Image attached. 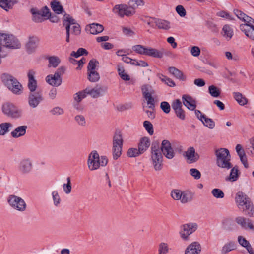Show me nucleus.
<instances>
[{
    "instance_id": "obj_14",
    "label": "nucleus",
    "mask_w": 254,
    "mask_h": 254,
    "mask_svg": "<svg viewBox=\"0 0 254 254\" xmlns=\"http://www.w3.org/2000/svg\"><path fill=\"white\" fill-rule=\"evenodd\" d=\"M3 113L8 117L18 118L21 116V111L13 104L6 102L2 106Z\"/></svg>"
},
{
    "instance_id": "obj_47",
    "label": "nucleus",
    "mask_w": 254,
    "mask_h": 254,
    "mask_svg": "<svg viewBox=\"0 0 254 254\" xmlns=\"http://www.w3.org/2000/svg\"><path fill=\"white\" fill-rule=\"evenodd\" d=\"M209 93L213 97H218L220 95V90L214 85H211L208 88Z\"/></svg>"
},
{
    "instance_id": "obj_1",
    "label": "nucleus",
    "mask_w": 254,
    "mask_h": 254,
    "mask_svg": "<svg viewBox=\"0 0 254 254\" xmlns=\"http://www.w3.org/2000/svg\"><path fill=\"white\" fill-rule=\"evenodd\" d=\"M235 202L239 209L249 217H254V206L251 199L245 193L238 191L236 194Z\"/></svg>"
},
{
    "instance_id": "obj_6",
    "label": "nucleus",
    "mask_w": 254,
    "mask_h": 254,
    "mask_svg": "<svg viewBox=\"0 0 254 254\" xmlns=\"http://www.w3.org/2000/svg\"><path fill=\"white\" fill-rule=\"evenodd\" d=\"M1 79L4 84L13 93L19 95L22 92V86L17 80L7 73H4L1 75Z\"/></svg>"
},
{
    "instance_id": "obj_60",
    "label": "nucleus",
    "mask_w": 254,
    "mask_h": 254,
    "mask_svg": "<svg viewBox=\"0 0 254 254\" xmlns=\"http://www.w3.org/2000/svg\"><path fill=\"white\" fill-rule=\"evenodd\" d=\"M50 113L53 115L59 116L63 114L64 110L59 107H56L51 110Z\"/></svg>"
},
{
    "instance_id": "obj_48",
    "label": "nucleus",
    "mask_w": 254,
    "mask_h": 254,
    "mask_svg": "<svg viewBox=\"0 0 254 254\" xmlns=\"http://www.w3.org/2000/svg\"><path fill=\"white\" fill-rule=\"evenodd\" d=\"M66 181L67 183H65L63 185V189L64 192L68 194L71 192L72 189L70 177H68L66 179Z\"/></svg>"
},
{
    "instance_id": "obj_16",
    "label": "nucleus",
    "mask_w": 254,
    "mask_h": 254,
    "mask_svg": "<svg viewBox=\"0 0 254 254\" xmlns=\"http://www.w3.org/2000/svg\"><path fill=\"white\" fill-rule=\"evenodd\" d=\"M235 221L242 228L245 230L250 229L254 231V225L252 220L243 216H238L235 218Z\"/></svg>"
},
{
    "instance_id": "obj_2",
    "label": "nucleus",
    "mask_w": 254,
    "mask_h": 254,
    "mask_svg": "<svg viewBox=\"0 0 254 254\" xmlns=\"http://www.w3.org/2000/svg\"><path fill=\"white\" fill-rule=\"evenodd\" d=\"M234 12L239 19L246 22V24L240 25V28L241 30L247 37L254 40V25L251 23L252 18L238 9L234 10ZM253 22L254 23V20L253 21Z\"/></svg>"
},
{
    "instance_id": "obj_54",
    "label": "nucleus",
    "mask_w": 254,
    "mask_h": 254,
    "mask_svg": "<svg viewBox=\"0 0 254 254\" xmlns=\"http://www.w3.org/2000/svg\"><path fill=\"white\" fill-rule=\"evenodd\" d=\"M143 127L150 135H152L154 133V130L152 124L148 121H145L143 122Z\"/></svg>"
},
{
    "instance_id": "obj_61",
    "label": "nucleus",
    "mask_w": 254,
    "mask_h": 254,
    "mask_svg": "<svg viewBox=\"0 0 254 254\" xmlns=\"http://www.w3.org/2000/svg\"><path fill=\"white\" fill-rule=\"evenodd\" d=\"M75 120L78 124L81 126H85L86 121L84 117L82 115H77L75 117Z\"/></svg>"
},
{
    "instance_id": "obj_46",
    "label": "nucleus",
    "mask_w": 254,
    "mask_h": 254,
    "mask_svg": "<svg viewBox=\"0 0 254 254\" xmlns=\"http://www.w3.org/2000/svg\"><path fill=\"white\" fill-rule=\"evenodd\" d=\"M127 156L129 157H135L142 154L139 149L136 148H130L127 151Z\"/></svg>"
},
{
    "instance_id": "obj_17",
    "label": "nucleus",
    "mask_w": 254,
    "mask_h": 254,
    "mask_svg": "<svg viewBox=\"0 0 254 254\" xmlns=\"http://www.w3.org/2000/svg\"><path fill=\"white\" fill-rule=\"evenodd\" d=\"M161 149L163 154L167 158L170 159L174 157L175 153L171 147L170 142L168 140H164L162 141Z\"/></svg>"
},
{
    "instance_id": "obj_62",
    "label": "nucleus",
    "mask_w": 254,
    "mask_h": 254,
    "mask_svg": "<svg viewBox=\"0 0 254 254\" xmlns=\"http://www.w3.org/2000/svg\"><path fill=\"white\" fill-rule=\"evenodd\" d=\"M52 194L55 205L58 206L61 201V199L58 192L57 191H53Z\"/></svg>"
},
{
    "instance_id": "obj_38",
    "label": "nucleus",
    "mask_w": 254,
    "mask_h": 254,
    "mask_svg": "<svg viewBox=\"0 0 254 254\" xmlns=\"http://www.w3.org/2000/svg\"><path fill=\"white\" fill-rule=\"evenodd\" d=\"M144 3V1L142 0H129L128 5L131 8V9L135 10L138 6H143Z\"/></svg>"
},
{
    "instance_id": "obj_21",
    "label": "nucleus",
    "mask_w": 254,
    "mask_h": 254,
    "mask_svg": "<svg viewBox=\"0 0 254 254\" xmlns=\"http://www.w3.org/2000/svg\"><path fill=\"white\" fill-rule=\"evenodd\" d=\"M201 250V245L198 242H193L188 246L185 254H199Z\"/></svg>"
},
{
    "instance_id": "obj_53",
    "label": "nucleus",
    "mask_w": 254,
    "mask_h": 254,
    "mask_svg": "<svg viewBox=\"0 0 254 254\" xmlns=\"http://www.w3.org/2000/svg\"><path fill=\"white\" fill-rule=\"evenodd\" d=\"M0 6L7 11L12 8L10 1L8 0H0Z\"/></svg>"
},
{
    "instance_id": "obj_50",
    "label": "nucleus",
    "mask_w": 254,
    "mask_h": 254,
    "mask_svg": "<svg viewBox=\"0 0 254 254\" xmlns=\"http://www.w3.org/2000/svg\"><path fill=\"white\" fill-rule=\"evenodd\" d=\"M87 95V93L85 92V90L83 91H79L74 95V99L75 101H76L77 102L79 103L81 100L85 98Z\"/></svg>"
},
{
    "instance_id": "obj_26",
    "label": "nucleus",
    "mask_w": 254,
    "mask_h": 254,
    "mask_svg": "<svg viewBox=\"0 0 254 254\" xmlns=\"http://www.w3.org/2000/svg\"><path fill=\"white\" fill-rule=\"evenodd\" d=\"M27 128L26 125L18 126L11 132V135L15 138L24 136L26 134Z\"/></svg>"
},
{
    "instance_id": "obj_11",
    "label": "nucleus",
    "mask_w": 254,
    "mask_h": 254,
    "mask_svg": "<svg viewBox=\"0 0 254 254\" xmlns=\"http://www.w3.org/2000/svg\"><path fill=\"white\" fill-rule=\"evenodd\" d=\"M197 229V225L195 223H189L180 226L179 234L184 241L189 240V236L194 233Z\"/></svg>"
},
{
    "instance_id": "obj_5",
    "label": "nucleus",
    "mask_w": 254,
    "mask_h": 254,
    "mask_svg": "<svg viewBox=\"0 0 254 254\" xmlns=\"http://www.w3.org/2000/svg\"><path fill=\"white\" fill-rule=\"evenodd\" d=\"M216 163L218 166L222 168L229 169L232 167L230 162L231 155L229 151L226 148H220L215 151Z\"/></svg>"
},
{
    "instance_id": "obj_29",
    "label": "nucleus",
    "mask_w": 254,
    "mask_h": 254,
    "mask_svg": "<svg viewBox=\"0 0 254 254\" xmlns=\"http://www.w3.org/2000/svg\"><path fill=\"white\" fill-rule=\"evenodd\" d=\"M150 145V139L147 137H144L140 139L138 147L141 153H143L149 148Z\"/></svg>"
},
{
    "instance_id": "obj_51",
    "label": "nucleus",
    "mask_w": 254,
    "mask_h": 254,
    "mask_svg": "<svg viewBox=\"0 0 254 254\" xmlns=\"http://www.w3.org/2000/svg\"><path fill=\"white\" fill-rule=\"evenodd\" d=\"M213 196L216 198H223L224 197V193L223 191L219 189H214L211 191Z\"/></svg>"
},
{
    "instance_id": "obj_57",
    "label": "nucleus",
    "mask_w": 254,
    "mask_h": 254,
    "mask_svg": "<svg viewBox=\"0 0 254 254\" xmlns=\"http://www.w3.org/2000/svg\"><path fill=\"white\" fill-rule=\"evenodd\" d=\"M172 107L175 112L182 109V104L181 101L179 99L174 100L172 103Z\"/></svg>"
},
{
    "instance_id": "obj_35",
    "label": "nucleus",
    "mask_w": 254,
    "mask_h": 254,
    "mask_svg": "<svg viewBox=\"0 0 254 254\" xmlns=\"http://www.w3.org/2000/svg\"><path fill=\"white\" fill-rule=\"evenodd\" d=\"M155 23L159 29L168 30L170 28V22L165 20L157 19L156 20Z\"/></svg>"
},
{
    "instance_id": "obj_3",
    "label": "nucleus",
    "mask_w": 254,
    "mask_h": 254,
    "mask_svg": "<svg viewBox=\"0 0 254 254\" xmlns=\"http://www.w3.org/2000/svg\"><path fill=\"white\" fill-rule=\"evenodd\" d=\"M63 24L66 29V41H70V34L78 36L81 33V27L79 24L76 23L75 20L69 15H64Z\"/></svg>"
},
{
    "instance_id": "obj_39",
    "label": "nucleus",
    "mask_w": 254,
    "mask_h": 254,
    "mask_svg": "<svg viewBox=\"0 0 254 254\" xmlns=\"http://www.w3.org/2000/svg\"><path fill=\"white\" fill-rule=\"evenodd\" d=\"M52 9L57 14L62 13L63 8L60 3L58 1H53L51 3Z\"/></svg>"
},
{
    "instance_id": "obj_33",
    "label": "nucleus",
    "mask_w": 254,
    "mask_h": 254,
    "mask_svg": "<svg viewBox=\"0 0 254 254\" xmlns=\"http://www.w3.org/2000/svg\"><path fill=\"white\" fill-rule=\"evenodd\" d=\"M12 125L9 122H4L0 124V136H4L10 131Z\"/></svg>"
},
{
    "instance_id": "obj_8",
    "label": "nucleus",
    "mask_w": 254,
    "mask_h": 254,
    "mask_svg": "<svg viewBox=\"0 0 254 254\" xmlns=\"http://www.w3.org/2000/svg\"><path fill=\"white\" fill-rule=\"evenodd\" d=\"M123 137L121 131H116L113 137V157L117 160L122 154Z\"/></svg>"
},
{
    "instance_id": "obj_42",
    "label": "nucleus",
    "mask_w": 254,
    "mask_h": 254,
    "mask_svg": "<svg viewBox=\"0 0 254 254\" xmlns=\"http://www.w3.org/2000/svg\"><path fill=\"white\" fill-rule=\"evenodd\" d=\"M182 191H183L179 189H173L171 191V196L174 200L180 201L182 194Z\"/></svg>"
},
{
    "instance_id": "obj_18",
    "label": "nucleus",
    "mask_w": 254,
    "mask_h": 254,
    "mask_svg": "<svg viewBox=\"0 0 254 254\" xmlns=\"http://www.w3.org/2000/svg\"><path fill=\"white\" fill-rule=\"evenodd\" d=\"M184 156L189 163L195 162L199 158V155L195 153V149L193 147H189L187 150L185 152Z\"/></svg>"
},
{
    "instance_id": "obj_63",
    "label": "nucleus",
    "mask_w": 254,
    "mask_h": 254,
    "mask_svg": "<svg viewBox=\"0 0 254 254\" xmlns=\"http://www.w3.org/2000/svg\"><path fill=\"white\" fill-rule=\"evenodd\" d=\"M217 15L218 16L226 18L228 20H233V18L231 17L230 14L225 11H221L217 13Z\"/></svg>"
},
{
    "instance_id": "obj_24",
    "label": "nucleus",
    "mask_w": 254,
    "mask_h": 254,
    "mask_svg": "<svg viewBox=\"0 0 254 254\" xmlns=\"http://www.w3.org/2000/svg\"><path fill=\"white\" fill-rule=\"evenodd\" d=\"M42 100L43 98L41 94L31 93L28 97V103L30 107L35 108Z\"/></svg>"
},
{
    "instance_id": "obj_56",
    "label": "nucleus",
    "mask_w": 254,
    "mask_h": 254,
    "mask_svg": "<svg viewBox=\"0 0 254 254\" xmlns=\"http://www.w3.org/2000/svg\"><path fill=\"white\" fill-rule=\"evenodd\" d=\"M84 54H87V51L86 49L80 48L78 49L76 52L72 51L70 54L71 56L78 58L79 56L84 55Z\"/></svg>"
},
{
    "instance_id": "obj_59",
    "label": "nucleus",
    "mask_w": 254,
    "mask_h": 254,
    "mask_svg": "<svg viewBox=\"0 0 254 254\" xmlns=\"http://www.w3.org/2000/svg\"><path fill=\"white\" fill-rule=\"evenodd\" d=\"M160 108L166 114H168L170 112V106L167 102H162L160 104Z\"/></svg>"
},
{
    "instance_id": "obj_4",
    "label": "nucleus",
    "mask_w": 254,
    "mask_h": 254,
    "mask_svg": "<svg viewBox=\"0 0 254 254\" xmlns=\"http://www.w3.org/2000/svg\"><path fill=\"white\" fill-rule=\"evenodd\" d=\"M107 163V158L104 156L100 157L95 150L92 151L89 155L87 164L89 169L91 171L97 170L100 167H104Z\"/></svg>"
},
{
    "instance_id": "obj_20",
    "label": "nucleus",
    "mask_w": 254,
    "mask_h": 254,
    "mask_svg": "<svg viewBox=\"0 0 254 254\" xmlns=\"http://www.w3.org/2000/svg\"><path fill=\"white\" fill-rule=\"evenodd\" d=\"M182 100L184 105L189 110L193 111L196 107V102L192 97L189 95H183Z\"/></svg>"
},
{
    "instance_id": "obj_10",
    "label": "nucleus",
    "mask_w": 254,
    "mask_h": 254,
    "mask_svg": "<svg viewBox=\"0 0 254 254\" xmlns=\"http://www.w3.org/2000/svg\"><path fill=\"white\" fill-rule=\"evenodd\" d=\"M64 67H60L55 72L54 74H50L46 77V82L54 87H58L62 83V76L65 72Z\"/></svg>"
},
{
    "instance_id": "obj_9",
    "label": "nucleus",
    "mask_w": 254,
    "mask_h": 254,
    "mask_svg": "<svg viewBox=\"0 0 254 254\" xmlns=\"http://www.w3.org/2000/svg\"><path fill=\"white\" fill-rule=\"evenodd\" d=\"M7 202L11 207L18 211L24 212L26 209L25 201L19 196L10 195L7 198Z\"/></svg>"
},
{
    "instance_id": "obj_12",
    "label": "nucleus",
    "mask_w": 254,
    "mask_h": 254,
    "mask_svg": "<svg viewBox=\"0 0 254 254\" xmlns=\"http://www.w3.org/2000/svg\"><path fill=\"white\" fill-rule=\"evenodd\" d=\"M112 11L120 17H124L125 16L130 17L135 13V11L133 9H131L128 5L124 4L116 5L113 8Z\"/></svg>"
},
{
    "instance_id": "obj_58",
    "label": "nucleus",
    "mask_w": 254,
    "mask_h": 254,
    "mask_svg": "<svg viewBox=\"0 0 254 254\" xmlns=\"http://www.w3.org/2000/svg\"><path fill=\"white\" fill-rule=\"evenodd\" d=\"M190 174L195 179L198 180L201 177L200 172L195 168H191L190 170Z\"/></svg>"
},
{
    "instance_id": "obj_49",
    "label": "nucleus",
    "mask_w": 254,
    "mask_h": 254,
    "mask_svg": "<svg viewBox=\"0 0 254 254\" xmlns=\"http://www.w3.org/2000/svg\"><path fill=\"white\" fill-rule=\"evenodd\" d=\"M141 91L142 95L148 94H155V91L153 89L152 87L148 84H145L141 87Z\"/></svg>"
},
{
    "instance_id": "obj_32",
    "label": "nucleus",
    "mask_w": 254,
    "mask_h": 254,
    "mask_svg": "<svg viewBox=\"0 0 254 254\" xmlns=\"http://www.w3.org/2000/svg\"><path fill=\"white\" fill-rule=\"evenodd\" d=\"M193 193L190 190L183 191L180 201L182 203L190 202L193 199Z\"/></svg>"
},
{
    "instance_id": "obj_34",
    "label": "nucleus",
    "mask_w": 254,
    "mask_h": 254,
    "mask_svg": "<svg viewBox=\"0 0 254 254\" xmlns=\"http://www.w3.org/2000/svg\"><path fill=\"white\" fill-rule=\"evenodd\" d=\"M233 97L236 101L241 106L246 105L248 102V100L241 93L234 92Z\"/></svg>"
},
{
    "instance_id": "obj_64",
    "label": "nucleus",
    "mask_w": 254,
    "mask_h": 254,
    "mask_svg": "<svg viewBox=\"0 0 254 254\" xmlns=\"http://www.w3.org/2000/svg\"><path fill=\"white\" fill-rule=\"evenodd\" d=\"M176 10L181 17H184L186 15V10L182 5H179L177 6Z\"/></svg>"
},
{
    "instance_id": "obj_43",
    "label": "nucleus",
    "mask_w": 254,
    "mask_h": 254,
    "mask_svg": "<svg viewBox=\"0 0 254 254\" xmlns=\"http://www.w3.org/2000/svg\"><path fill=\"white\" fill-rule=\"evenodd\" d=\"M169 248L167 243L162 242L158 245V252L161 254H167L169 252Z\"/></svg>"
},
{
    "instance_id": "obj_55",
    "label": "nucleus",
    "mask_w": 254,
    "mask_h": 254,
    "mask_svg": "<svg viewBox=\"0 0 254 254\" xmlns=\"http://www.w3.org/2000/svg\"><path fill=\"white\" fill-rule=\"evenodd\" d=\"M98 62L95 59L91 60L88 65V72L96 71V67Z\"/></svg>"
},
{
    "instance_id": "obj_30",
    "label": "nucleus",
    "mask_w": 254,
    "mask_h": 254,
    "mask_svg": "<svg viewBox=\"0 0 254 254\" xmlns=\"http://www.w3.org/2000/svg\"><path fill=\"white\" fill-rule=\"evenodd\" d=\"M238 241L240 245L247 249L250 254H254V251L253 248L246 238L242 236H239L238 237Z\"/></svg>"
},
{
    "instance_id": "obj_31",
    "label": "nucleus",
    "mask_w": 254,
    "mask_h": 254,
    "mask_svg": "<svg viewBox=\"0 0 254 254\" xmlns=\"http://www.w3.org/2000/svg\"><path fill=\"white\" fill-rule=\"evenodd\" d=\"M168 70L170 73L180 80L185 81L186 80V76L177 68L174 67H170L169 68Z\"/></svg>"
},
{
    "instance_id": "obj_40",
    "label": "nucleus",
    "mask_w": 254,
    "mask_h": 254,
    "mask_svg": "<svg viewBox=\"0 0 254 254\" xmlns=\"http://www.w3.org/2000/svg\"><path fill=\"white\" fill-rule=\"evenodd\" d=\"M49 67H53L54 68L57 67L61 61L57 56H51L48 58Z\"/></svg>"
},
{
    "instance_id": "obj_7",
    "label": "nucleus",
    "mask_w": 254,
    "mask_h": 254,
    "mask_svg": "<svg viewBox=\"0 0 254 254\" xmlns=\"http://www.w3.org/2000/svg\"><path fill=\"white\" fill-rule=\"evenodd\" d=\"M132 50L135 53L152 57L153 58H162L163 56V52L157 49L152 47H145L142 45H135L132 46Z\"/></svg>"
},
{
    "instance_id": "obj_27",
    "label": "nucleus",
    "mask_w": 254,
    "mask_h": 254,
    "mask_svg": "<svg viewBox=\"0 0 254 254\" xmlns=\"http://www.w3.org/2000/svg\"><path fill=\"white\" fill-rule=\"evenodd\" d=\"M39 42L38 38L31 37L29 38L28 42L26 45V50L29 53L33 52L37 47Z\"/></svg>"
},
{
    "instance_id": "obj_19",
    "label": "nucleus",
    "mask_w": 254,
    "mask_h": 254,
    "mask_svg": "<svg viewBox=\"0 0 254 254\" xmlns=\"http://www.w3.org/2000/svg\"><path fill=\"white\" fill-rule=\"evenodd\" d=\"M106 88L100 86H96L93 88H87L85 89L87 94L90 95L93 98H98L101 94L106 91Z\"/></svg>"
},
{
    "instance_id": "obj_52",
    "label": "nucleus",
    "mask_w": 254,
    "mask_h": 254,
    "mask_svg": "<svg viewBox=\"0 0 254 254\" xmlns=\"http://www.w3.org/2000/svg\"><path fill=\"white\" fill-rule=\"evenodd\" d=\"M33 14V20L36 22H42L45 19L42 14L39 12H34L33 9L31 10Z\"/></svg>"
},
{
    "instance_id": "obj_44",
    "label": "nucleus",
    "mask_w": 254,
    "mask_h": 254,
    "mask_svg": "<svg viewBox=\"0 0 254 254\" xmlns=\"http://www.w3.org/2000/svg\"><path fill=\"white\" fill-rule=\"evenodd\" d=\"M204 126L210 129H213L215 127V122L210 118H207L206 116L203 118V120L201 121Z\"/></svg>"
},
{
    "instance_id": "obj_41",
    "label": "nucleus",
    "mask_w": 254,
    "mask_h": 254,
    "mask_svg": "<svg viewBox=\"0 0 254 254\" xmlns=\"http://www.w3.org/2000/svg\"><path fill=\"white\" fill-rule=\"evenodd\" d=\"M159 79L161 80L162 82L165 83L168 86L170 87H174L176 84L173 80L171 79L168 78V77L164 76L162 74H159L158 75Z\"/></svg>"
},
{
    "instance_id": "obj_36",
    "label": "nucleus",
    "mask_w": 254,
    "mask_h": 254,
    "mask_svg": "<svg viewBox=\"0 0 254 254\" xmlns=\"http://www.w3.org/2000/svg\"><path fill=\"white\" fill-rule=\"evenodd\" d=\"M154 94H148L146 95H142L143 97L146 100L147 102V104L148 106V108L154 110L155 107V100L153 97V95Z\"/></svg>"
},
{
    "instance_id": "obj_25",
    "label": "nucleus",
    "mask_w": 254,
    "mask_h": 254,
    "mask_svg": "<svg viewBox=\"0 0 254 254\" xmlns=\"http://www.w3.org/2000/svg\"><path fill=\"white\" fill-rule=\"evenodd\" d=\"M34 75L35 72L32 70H30L28 73V87L31 92L35 91L37 87V82L34 79Z\"/></svg>"
},
{
    "instance_id": "obj_45",
    "label": "nucleus",
    "mask_w": 254,
    "mask_h": 254,
    "mask_svg": "<svg viewBox=\"0 0 254 254\" xmlns=\"http://www.w3.org/2000/svg\"><path fill=\"white\" fill-rule=\"evenodd\" d=\"M88 78L91 82H97L100 79V75L96 71L88 72Z\"/></svg>"
},
{
    "instance_id": "obj_13",
    "label": "nucleus",
    "mask_w": 254,
    "mask_h": 254,
    "mask_svg": "<svg viewBox=\"0 0 254 254\" xmlns=\"http://www.w3.org/2000/svg\"><path fill=\"white\" fill-rule=\"evenodd\" d=\"M151 160L154 169L161 170L162 168V155L159 148L151 147Z\"/></svg>"
},
{
    "instance_id": "obj_37",
    "label": "nucleus",
    "mask_w": 254,
    "mask_h": 254,
    "mask_svg": "<svg viewBox=\"0 0 254 254\" xmlns=\"http://www.w3.org/2000/svg\"><path fill=\"white\" fill-rule=\"evenodd\" d=\"M236 245L234 242H229L225 244L222 247L221 253L222 254H226L228 252L235 249Z\"/></svg>"
},
{
    "instance_id": "obj_23",
    "label": "nucleus",
    "mask_w": 254,
    "mask_h": 254,
    "mask_svg": "<svg viewBox=\"0 0 254 254\" xmlns=\"http://www.w3.org/2000/svg\"><path fill=\"white\" fill-rule=\"evenodd\" d=\"M86 31L90 34L96 35L102 32L104 30L102 25L93 23L86 26Z\"/></svg>"
},
{
    "instance_id": "obj_28",
    "label": "nucleus",
    "mask_w": 254,
    "mask_h": 254,
    "mask_svg": "<svg viewBox=\"0 0 254 254\" xmlns=\"http://www.w3.org/2000/svg\"><path fill=\"white\" fill-rule=\"evenodd\" d=\"M221 34L227 41H229L234 35L233 30L230 25L226 24L223 27Z\"/></svg>"
},
{
    "instance_id": "obj_15",
    "label": "nucleus",
    "mask_w": 254,
    "mask_h": 254,
    "mask_svg": "<svg viewBox=\"0 0 254 254\" xmlns=\"http://www.w3.org/2000/svg\"><path fill=\"white\" fill-rule=\"evenodd\" d=\"M18 170L22 174L30 173L33 169L32 161L30 158L22 159L18 165Z\"/></svg>"
},
{
    "instance_id": "obj_22",
    "label": "nucleus",
    "mask_w": 254,
    "mask_h": 254,
    "mask_svg": "<svg viewBox=\"0 0 254 254\" xmlns=\"http://www.w3.org/2000/svg\"><path fill=\"white\" fill-rule=\"evenodd\" d=\"M231 171L228 176L225 177V181L233 182L237 181L240 175V172L237 166L231 168Z\"/></svg>"
}]
</instances>
